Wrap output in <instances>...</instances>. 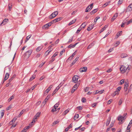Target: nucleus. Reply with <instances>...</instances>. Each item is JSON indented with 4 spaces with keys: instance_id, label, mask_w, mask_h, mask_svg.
Returning <instances> with one entry per match:
<instances>
[{
    "instance_id": "bb28decb",
    "label": "nucleus",
    "mask_w": 132,
    "mask_h": 132,
    "mask_svg": "<svg viewBox=\"0 0 132 132\" xmlns=\"http://www.w3.org/2000/svg\"><path fill=\"white\" fill-rule=\"evenodd\" d=\"M94 45V44L93 43H92L90 44L88 47L87 49H89L92 47Z\"/></svg>"
},
{
    "instance_id": "e433bc0d",
    "label": "nucleus",
    "mask_w": 132,
    "mask_h": 132,
    "mask_svg": "<svg viewBox=\"0 0 132 132\" xmlns=\"http://www.w3.org/2000/svg\"><path fill=\"white\" fill-rule=\"evenodd\" d=\"M59 105V104L58 103H56L55 105L54 106V108L55 109H56V108Z\"/></svg>"
},
{
    "instance_id": "37998d69",
    "label": "nucleus",
    "mask_w": 132,
    "mask_h": 132,
    "mask_svg": "<svg viewBox=\"0 0 132 132\" xmlns=\"http://www.w3.org/2000/svg\"><path fill=\"white\" fill-rule=\"evenodd\" d=\"M30 126H29L26 127L24 128V129L26 131H26H27V130L30 127Z\"/></svg>"
},
{
    "instance_id": "f257e3e1",
    "label": "nucleus",
    "mask_w": 132,
    "mask_h": 132,
    "mask_svg": "<svg viewBox=\"0 0 132 132\" xmlns=\"http://www.w3.org/2000/svg\"><path fill=\"white\" fill-rule=\"evenodd\" d=\"M127 115V114H123V116H120L118 117V120L120 121H121V122H120V123H122L123 122V120L124 119L126 118L125 117L126 115Z\"/></svg>"
},
{
    "instance_id": "a18cd8bd",
    "label": "nucleus",
    "mask_w": 132,
    "mask_h": 132,
    "mask_svg": "<svg viewBox=\"0 0 132 132\" xmlns=\"http://www.w3.org/2000/svg\"><path fill=\"white\" fill-rule=\"evenodd\" d=\"M122 31H120L118 32V33L117 34V36L118 37L119 36H120L121 34H122Z\"/></svg>"
},
{
    "instance_id": "ea45409f",
    "label": "nucleus",
    "mask_w": 132,
    "mask_h": 132,
    "mask_svg": "<svg viewBox=\"0 0 132 132\" xmlns=\"http://www.w3.org/2000/svg\"><path fill=\"white\" fill-rule=\"evenodd\" d=\"M100 18V17L99 16H97L94 19V22H95L96 23V22H97V20Z\"/></svg>"
},
{
    "instance_id": "dca6fc26",
    "label": "nucleus",
    "mask_w": 132,
    "mask_h": 132,
    "mask_svg": "<svg viewBox=\"0 0 132 132\" xmlns=\"http://www.w3.org/2000/svg\"><path fill=\"white\" fill-rule=\"evenodd\" d=\"M53 86L52 85H51L46 90L45 92L47 93H48L51 89L52 87Z\"/></svg>"
},
{
    "instance_id": "9d476101",
    "label": "nucleus",
    "mask_w": 132,
    "mask_h": 132,
    "mask_svg": "<svg viewBox=\"0 0 132 132\" xmlns=\"http://www.w3.org/2000/svg\"><path fill=\"white\" fill-rule=\"evenodd\" d=\"M60 87V86H58L52 93V95H54L56 93V92H57L58 90H59Z\"/></svg>"
},
{
    "instance_id": "1a4fd4ad",
    "label": "nucleus",
    "mask_w": 132,
    "mask_h": 132,
    "mask_svg": "<svg viewBox=\"0 0 132 132\" xmlns=\"http://www.w3.org/2000/svg\"><path fill=\"white\" fill-rule=\"evenodd\" d=\"M87 68L86 67H84L80 69V71L81 72H86L87 70Z\"/></svg>"
},
{
    "instance_id": "7ed1b4c3",
    "label": "nucleus",
    "mask_w": 132,
    "mask_h": 132,
    "mask_svg": "<svg viewBox=\"0 0 132 132\" xmlns=\"http://www.w3.org/2000/svg\"><path fill=\"white\" fill-rule=\"evenodd\" d=\"M58 14V12L57 11H55L53 12L50 16H49V18L52 19L55 17Z\"/></svg>"
},
{
    "instance_id": "bf43d9fd",
    "label": "nucleus",
    "mask_w": 132,
    "mask_h": 132,
    "mask_svg": "<svg viewBox=\"0 0 132 132\" xmlns=\"http://www.w3.org/2000/svg\"><path fill=\"white\" fill-rule=\"evenodd\" d=\"M14 96H11L9 99V102H10V101H11L12 99H13L14 98Z\"/></svg>"
},
{
    "instance_id": "4468645a",
    "label": "nucleus",
    "mask_w": 132,
    "mask_h": 132,
    "mask_svg": "<svg viewBox=\"0 0 132 132\" xmlns=\"http://www.w3.org/2000/svg\"><path fill=\"white\" fill-rule=\"evenodd\" d=\"M78 43L75 44L73 45H72V44H71L70 45L68 46V47L69 48H73L75 47Z\"/></svg>"
},
{
    "instance_id": "338daca9",
    "label": "nucleus",
    "mask_w": 132,
    "mask_h": 132,
    "mask_svg": "<svg viewBox=\"0 0 132 132\" xmlns=\"http://www.w3.org/2000/svg\"><path fill=\"white\" fill-rule=\"evenodd\" d=\"M113 50V48L110 49L108 51V52H112Z\"/></svg>"
},
{
    "instance_id": "69168bd1",
    "label": "nucleus",
    "mask_w": 132,
    "mask_h": 132,
    "mask_svg": "<svg viewBox=\"0 0 132 132\" xmlns=\"http://www.w3.org/2000/svg\"><path fill=\"white\" fill-rule=\"evenodd\" d=\"M40 114V112H38L35 115V116H36V117L37 116V117H39Z\"/></svg>"
},
{
    "instance_id": "6e6d98bb",
    "label": "nucleus",
    "mask_w": 132,
    "mask_h": 132,
    "mask_svg": "<svg viewBox=\"0 0 132 132\" xmlns=\"http://www.w3.org/2000/svg\"><path fill=\"white\" fill-rule=\"evenodd\" d=\"M124 80L123 79L121 80L120 81V83L121 85L124 82Z\"/></svg>"
},
{
    "instance_id": "774afa93",
    "label": "nucleus",
    "mask_w": 132,
    "mask_h": 132,
    "mask_svg": "<svg viewBox=\"0 0 132 132\" xmlns=\"http://www.w3.org/2000/svg\"><path fill=\"white\" fill-rule=\"evenodd\" d=\"M121 87H118L117 88V90L118 91H120L121 90Z\"/></svg>"
},
{
    "instance_id": "5701e85b",
    "label": "nucleus",
    "mask_w": 132,
    "mask_h": 132,
    "mask_svg": "<svg viewBox=\"0 0 132 132\" xmlns=\"http://www.w3.org/2000/svg\"><path fill=\"white\" fill-rule=\"evenodd\" d=\"M76 19H74L72 20L68 24L69 26H70L74 23L76 21Z\"/></svg>"
},
{
    "instance_id": "58836bf2",
    "label": "nucleus",
    "mask_w": 132,
    "mask_h": 132,
    "mask_svg": "<svg viewBox=\"0 0 132 132\" xmlns=\"http://www.w3.org/2000/svg\"><path fill=\"white\" fill-rule=\"evenodd\" d=\"M65 51V50L63 49L62 51H61L60 53V56H61L63 54V52H64Z\"/></svg>"
},
{
    "instance_id": "864d4df0",
    "label": "nucleus",
    "mask_w": 132,
    "mask_h": 132,
    "mask_svg": "<svg viewBox=\"0 0 132 132\" xmlns=\"http://www.w3.org/2000/svg\"><path fill=\"white\" fill-rule=\"evenodd\" d=\"M38 117H36V116H35L34 117V122H35L37 120L36 119H37V118Z\"/></svg>"
},
{
    "instance_id": "7c9ffc66",
    "label": "nucleus",
    "mask_w": 132,
    "mask_h": 132,
    "mask_svg": "<svg viewBox=\"0 0 132 132\" xmlns=\"http://www.w3.org/2000/svg\"><path fill=\"white\" fill-rule=\"evenodd\" d=\"M69 110L68 109H67L63 112V115H65L66 114L69 112Z\"/></svg>"
},
{
    "instance_id": "0e129e2a",
    "label": "nucleus",
    "mask_w": 132,
    "mask_h": 132,
    "mask_svg": "<svg viewBox=\"0 0 132 132\" xmlns=\"http://www.w3.org/2000/svg\"><path fill=\"white\" fill-rule=\"evenodd\" d=\"M132 89V84H131L129 87V91H130Z\"/></svg>"
},
{
    "instance_id": "6ab92c4d",
    "label": "nucleus",
    "mask_w": 132,
    "mask_h": 132,
    "mask_svg": "<svg viewBox=\"0 0 132 132\" xmlns=\"http://www.w3.org/2000/svg\"><path fill=\"white\" fill-rule=\"evenodd\" d=\"M72 127V124H70L69 126L66 128L65 129V131H67L69 129Z\"/></svg>"
},
{
    "instance_id": "3c124183",
    "label": "nucleus",
    "mask_w": 132,
    "mask_h": 132,
    "mask_svg": "<svg viewBox=\"0 0 132 132\" xmlns=\"http://www.w3.org/2000/svg\"><path fill=\"white\" fill-rule=\"evenodd\" d=\"M58 54V53L57 52L55 53L52 56L53 57H54L56 56Z\"/></svg>"
},
{
    "instance_id": "4c0bfd02",
    "label": "nucleus",
    "mask_w": 132,
    "mask_h": 132,
    "mask_svg": "<svg viewBox=\"0 0 132 132\" xmlns=\"http://www.w3.org/2000/svg\"><path fill=\"white\" fill-rule=\"evenodd\" d=\"M51 60L49 61L50 63H52L55 60L54 57H53L52 56L51 57Z\"/></svg>"
},
{
    "instance_id": "9b49d317",
    "label": "nucleus",
    "mask_w": 132,
    "mask_h": 132,
    "mask_svg": "<svg viewBox=\"0 0 132 132\" xmlns=\"http://www.w3.org/2000/svg\"><path fill=\"white\" fill-rule=\"evenodd\" d=\"M62 19V18L61 17H59V18H57L55 19L53 21V23H55L56 22L59 21L60 20H61Z\"/></svg>"
},
{
    "instance_id": "39448f33",
    "label": "nucleus",
    "mask_w": 132,
    "mask_h": 132,
    "mask_svg": "<svg viewBox=\"0 0 132 132\" xmlns=\"http://www.w3.org/2000/svg\"><path fill=\"white\" fill-rule=\"evenodd\" d=\"M32 51V50H30L26 52L25 53V55L27 58H29L30 56Z\"/></svg>"
},
{
    "instance_id": "f03ea898",
    "label": "nucleus",
    "mask_w": 132,
    "mask_h": 132,
    "mask_svg": "<svg viewBox=\"0 0 132 132\" xmlns=\"http://www.w3.org/2000/svg\"><path fill=\"white\" fill-rule=\"evenodd\" d=\"M79 77L77 75H75L72 78V81L75 83H78V79L79 78Z\"/></svg>"
},
{
    "instance_id": "72a5a7b5",
    "label": "nucleus",
    "mask_w": 132,
    "mask_h": 132,
    "mask_svg": "<svg viewBox=\"0 0 132 132\" xmlns=\"http://www.w3.org/2000/svg\"><path fill=\"white\" fill-rule=\"evenodd\" d=\"M86 26V24L85 22L83 23L81 25V26L83 28H84Z\"/></svg>"
},
{
    "instance_id": "e2e57ef3",
    "label": "nucleus",
    "mask_w": 132,
    "mask_h": 132,
    "mask_svg": "<svg viewBox=\"0 0 132 132\" xmlns=\"http://www.w3.org/2000/svg\"><path fill=\"white\" fill-rule=\"evenodd\" d=\"M40 55V54H37L35 56V57L37 58L38 57H39Z\"/></svg>"
},
{
    "instance_id": "cd10ccee",
    "label": "nucleus",
    "mask_w": 132,
    "mask_h": 132,
    "mask_svg": "<svg viewBox=\"0 0 132 132\" xmlns=\"http://www.w3.org/2000/svg\"><path fill=\"white\" fill-rule=\"evenodd\" d=\"M16 118H13V120H12L11 121H10V123L11 125L13 123H14L15 121L16 120Z\"/></svg>"
},
{
    "instance_id": "412c9836",
    "label": "nucleus",
    "mask_w": 132,
    "mask_h": 132,
    "mask_svg": "<svg viewBox=\"0 0 132 132\" xmlns=\"http://www.w3.org/2000/svg\"><path fill=\"white\" fill-rule=\"evenodd\" d=\"M36 75H33L31 77L30 79L29 80V81H31L34 79H35L36 77Z\"/></svg>"
},
{
    "instance_id": "680f3d73",
    "label": "nucleus",
    "mask_w": 132,
    "mask_h": 132,
    "mask_svg": "<svg viewBox=\"0 0 132 132\" xmlns=\"http://www.w3.org/2000/svg\"><path fill=\"white\" fill-rule=\"evenodd\" d=\"M45 63V62H43L42 63V64H40L39 66V67H42L44 65V64Z\"/></svg>"
},
{
    "instance_id": "a19ab883",
    "label": "nucleus",
    "mask_w": 132,
    "mask_h": 132,
    "mask_svg": "<svg viewBox=\"0 0 132 132\" xmlns=\"http://www.w3.org/2000/svg\"><path fill=\"white\" fill-rule=\"evenodd\" d=\"M73 37H72L70 39H69V41L68 42V43H71L73 41Z\"/></svg>"
},
{
    "instance_id": "c85d7f7f",
    "label": "nucleus",
    "mask_w": 132,
    "mask_h": 132,
    "mask_svg": "<svg viewBox=\"0 0 132 132\" xmlns=\"http://www.w3.org/2000/svg\"><path fill=\"white\" fill-rule=\"evenodd\" d=\"M51 50H50V51L48 50L45 53V54L46 56H47L48 54L49 53L51 52Z\"/></svg>"
},
{
    "instance_id": "4be33fe9",
    "label": "nucleus",
    "mask_w": 132,
    "mask_h": 132,
    "mask_svg": "<svg viewBox=\"0 0 132 132\" xmlns=\"http://www.w3.org/2000/svg\"><path fill=\"white\" fill-rule=\"evenodd\" d=\"M43 47L42 46H40L38 47L36 49V51L37 52L40 51L42 48Z\"/></svg>"
},
{
    "instance_id": "c9c22d12",
    "label": "nucleus",
    "mask_w": 132,
    "mask_h": 132,
    "mask_svg": "<svg viewBox=\"0 0 132 132\" xmlns=\"http://www.w3.org/2000/svg\"><path fill=\"white\" fill-rule=\"evenodd\" d=\"M59 122V121L57 120L54 121L53 123L52 126H53L58 123Z\"/></svg>"
},
{
    "instance_id": "09e8293b",
    "label": "nucleus",
    "mask_w": 132,
    "mask_h": 132,
    "mask_svg": "<svg viewBox=\"0 0 132 132\" xmlns=\"http://www.w3.org/2000/svg\"><path fill=\"white\" fill-rule=\"evenodd\" d=\"M122 102V99H120L119 102V105H120L121 104Z\"/></svg>"
},
{
    "instance_id": "79ce46f5",
    "label": "nucleus",
    "mask_w": 132,
    "mask_h": 132,
    "mask_svg": "<svg viewBox=\"0 0 132 132\" xmlns=\"http://www.w3.org/2000/svg\"><path fill=\"white\" fill-rule=\"evenodd\" d=\"M123 0H119L118 3V4L120 5L123 2Z\"/></svg>"
},
{
    "instance_id": "4d7b16f0",
    "label": "nucleus",
    "mask_w": 132,
    "mask_h": 132,
    "mask_svg": "<svg viewBox=\"0 0 132 132\" xmlns=\"http://www.w3.org/2000/svg\"><path fill=\"white\" fill-rule=\"evenodd\" d=\"M47 101L48 100H47L45 98V99L43 101V104H44V105L47 102Z\"/></svg>"
},
{
    "instance_id": "423d86ee",
    "label": "nucleus",
    "mask_w": 132,
    "mask_h": 132,
    "mask_svg": "<svg viewBox=\"0 0 132 132\" xmlns=\"http://www.w3.org/2000/svg\"><path fill=\"white\" fill-rule=\"evenodd\" d=\"M120 70L121 71L125 72L127 70V67L122 65L120 67Z\"/></svg>"
},
{
    "instance_id": "b1692460",
    "label": "nucleus",
    "mask_w": 132,
    "mask_h": 132,
    "mask_svg": "<svg viewBox=\"0 0 132 132\" xmlns=\"http://www.w3.org/2000/svg\"><path fill=\"white\" fill-rule=\"evenodd\" d=\"M97 11V9H95L92 11H91L90 13L91 14H94L95 13H96Z\"/></svg>"
},
{
    "instance_id": "ddd939ff",
    "label": "nucleus",
    "mask_w": 132,
    "mask_h": 132,
    "mask_svg": "<svg viewBox=\"0 0 132 132\" xmlns=\"http://www.w3.org/2000/svg\"><path fill=\"white\" fill-rule=\"evenodd\" d=\"M10 75L8 73H6L5 74V75L4 79V81H6V80H7L8 78H9V76Z\"/></svg>"
},
{
    "instance_id": "20e7f679",
    "label": "nucleus",
    "mask_w": 132,
    "mask_h": 132,
    "mask_svg": "<svg viewBox=\"0 0 132 132\" xmlns=\"http://www.w3.org/2000/svg\"><path fill=\"white\" fill-rule=\"evenodd\" d=\"M93 3H92L90 5L88 6L85 10V12H88L90 11L93 7Z\"/></svg>"
},
{
    "instance_id": "2f4dec72",
    "label": "nucleus",
    "mask_w": 132,
    "mask_h": 132,
    "mask_svg": "<svg viewBox=\"0 0 132 132\" xmlns=\"http://www.w3.org/2000/svg\"><path fill=\"white\" fill-rule=\"evenodd\" d=\"M128 84L127 82H125L124 84V87L125 88H128Z\"/></svg>"
},
{
    "instance_id": "13d9d810",
    "label": "nucleus",
    "mask_w": 132,
    "mask_h": 132,
    "mask_svg": "<svg viewBox=\"0 0 132 132\" xmlns=\"http://www.w3.org/2000/svg\"><path fill=\"white\" fill-rule=\"evenodd\" d=\"M77 108L79 110L82 109V106H79L77 107Z\"/></svg>"
},
{
    "instance_id": "f8f14e48",
    "label": "nucleus",
    "mask_w": 132,
    "mask_h": 132,
    "mask_svg": "<svg viewBox=\"0 0 132 132\" xmlns=\"http://www.w3.org/2000/svg\"><path fill=\"white\" fill-rule=\"evenodd\" d=\"M111 117H109L106 121V126H108L109 125L111 119Z\"/></svg>"
},
{
    "instance_id": "5fc2aeb1",
    "label": "nucleus",
    "mask_w": 132,
    "mask_h": 132,
    "mask_svg": "<svg viewBox=\"0 0 132 132\" xmlns=\"http://www.w3.org/2000/svg\"><path fill=\"white\" fill-rule=\"evenodd\" d=\"M53 23H53V21H52L51 22H49V23H47V24H48V26L49 27V26H50Z\"/></svg>"
},
{
    "instance_id": "052dcab7",
    "label": "nucleus",
    "mask_w": 132,
    "mask_h": 132,
    "mask_svg": "<svg viewBox=\"0 0 132 132\" xmlns=\"http://www.w3.org/2000/svg\"><path fill=\"white\" fill-rule=\"evenodd\" d=\"M81 28H79L77 31V32H76L77 33H79V32H80V31L81 30Z\"/></svg>"
},
{
    "instance_id": "49530a36",
    "label": "nucleus",
    "mask_w": 132,
    "mask_h": 132,
    "mask_svg": "<svg viewBox=\"0 0 132 132\" xmlns=\"http://www.w3.org/2000/svg\"><path fill=\"white\" fill-rule=\"evenodd\" d=\"M89 88L88 87H87L84 89V91L85 92H87L88 91Z\"/></svg>"
},
{
    "instance_id": "473e14b6",
    "label": "nucleus",
    "mask_w": 132,
    "mask_h": 132,
    "mask_svg": "<svg viewBox=\"0 0 132 132\" xmlns=\"http://www.w3.org/2000/svg\"><path fill=\"white\" fill-rule=\"evenodd\" d=\"M79 117V115L78 114H76L74 117V120H76Z\"/></svg>"
},
{
    "instance_id": "f704fd0d",
    "label": "nucleus",
    "mask_w": 132,
    "mask_h": 132,
    "mask_svg": "<svg viewBox=\"0 0 132 132\" xmlns=\"http://www.w3.org/2000/svg\"><path fill=\"white\" fill-rule=\"evenodd\" d=\"M127 56V54H122L121 55V57L122 58H124Z\"/></svg>"
},
{
    "instance_id": "2eb2a0df",
    "label": "nucleus",
    "mask_w": 132,
    "mask_h": 132,
    "mask_svg": "<svg viewBox=\"0 0 132 132\" xmlns=\"http://www.w3.org/2000/svg\"><path fill=\"white\" fill-rule=\"evenodd\" d=\"M118 16V14L117 13L115 14L113 16L111 19V21H113L115 19L117 18Z\"/></svg>"
},
{
    "instance_id": "a878e982",
    "label": "nucleus",
    "mask_w": 132,
    "mask_h": 132,
    "mask_svg": "<svg viewBox=\"0 0 132 132\" xmlns=\"http://www.w3.org/2000/svg\"><path fill=\"white\" fill-rule=\"evenodd\" d=\"M25 111V110H23L22 111L20 112V113L19 115V117L21 116V115Z\"/></svg>"
},
{
    "instance_id": "c03bdc74",
    "label": "nucleus",
    "mask_w": 132,
    "mask_h": 132,
    "mask_svg": "<svg viewBox=\"0 0 132 132\" xmlns=\"http://www.w3.org/2000/svg\"><path fill=\"white\" fill-rule=\"evenodd\" d=\"M81 101L83 103L85 102L86 101V100L85 98H82Z\"/></svg>"
},
{
    "instance_id": "aec40b11",
    "label": "nucleus",
    "mask_w": 132,
    "mask_h": 132,
    "mask_svg": "<svg viewBox=\"0 0 132 132\" xmlns=\"http://www.w3.org/2000/svg\"><path fill=\"white\" fill-rule=\"evenodd\" d=\"M110 3V1L106 2L103 5V7H105L106 6L108 5Z\"/></svg>"
},
{
    "instance_id": "393cba45",
    "label": "nucleus",
    "mask_w": 132,
    "mask_h": 132,
    "mask_svg": "<svg viewBox=\"0 0 132 132\" xmlns=\"http://www.w3.org/2000/svg\"><path fill=\"white\" fill-rule=\"evenodd\" d=\"M1 118H2L3 116H4V113H5V111L4 110H2L1 111Z\"/></svg>"
},
{
    "instance_id": "6e6552de",
    "label": "nucleus",
    "mask_w": 132,
    "mask_h": 132,
    "mask_svg": "<svg viewBox=\"0 0 132 132\" xmlns=\"http://www.w3.org/2000/svg\"><path fill=\"white\" fill-rule=\"evenodd\" d=\"M94 25V24H92L89 25L87 28V30L88 31H90L93 28Z\"/></svg>"
},
{
    "instance_id": "0eeeda50",
    "label": "nucleus",
    "mask_w": 132,
    "mask_h": 132,
    "mask_svg": "<svg viewBox=\"0 0 132 132\" xmlns=\"http://www.w3.org/2000/svg\"><path fill=\"white\" fill-rule=\"evenodd\" d=\"M80 82H78V83H77V84L74 86L72 88L76 90L77 88L80 85Z\"/></svg>"
},
{
    "instance_id": "8fccbe9b",
    "label": "nucleus",
    "mask_w": 132,
    "mask_h": 132,
    "mask_svg": "<svg viewBox=\"0 0 132 132\" xmlns=\"http://www.w3.org/2000/svg\"><path fill=\"white\" fill-rule=\"evenodd\" d=\"M132 22V19H131L129 21H128L127 22V25L128 24L130 23H131Z\"/></svg>"
},
{
    "instance_id": "c756f323",
    "label": "nucleus",
    "mask_w": 132,
    "mask_h": 132,
    "mask_svg": "<svg viewBox=\"0 0 132 132\" xmlns=\"http://www.w3.org/2000/svg\"><path fill=\"white\" fill-rule=\"evenodd\" d=\"M31 36V35H30L27 36L26 37V40H25V42L26 43L28 40L30 38Z\"/></svg>"
},
{
    "instance_id": "de8ad7c7",
    "label": "nucleus",
    "mask_w": 132,
    "mask_h": 132,
    "mask_svg": "<svg viewBox=\"0 0 132 132\" xmlns=\"http://www.w3.org/2000/svg\"><path fill=\"white\" fill-rule=\"evenodd\" d=\"M114 122V121H113V122H111V124L110 125V128L111 127L113 126Z\"/></svg>"
},
{
    "instance_id": "f3484780",
    "label": "nucleus",
    "mask_w": 132,
    "mask_h": 132,
    "mask_svg": "<svg viewBox=\"0 0 132 132\" xmlns=\"http://www.w3.org/2000/svg\"><path fill=\"white\" fill-rule=\"evenodd\" d=\"M8 19H5L3 21L2 23L0 25V26H1L2 23H3L4 24H5L8 21Z\"/></svg>"
},
{
    "instance_id": "603ef678",
    "label": "nucleus",
    "mask_w": 132,
    "mask_h": 132,
    "mask_svg": "<svg viewBox=\"0 0 132 132\" xmlns=\"http://www.w3.org/2000/svg\"><path fill=\"white\" fill-rule=\"evenodd\" d=\"M37 86V85L36 84L35 85H34L33 86H32L31 88L32 89V90H34L35 88L36 87V86Z\"/></svg>"
},
{
    "instance_id": "a211bd4d",
    "label": "nucleus",
    "mask_w": 132,
    "mask_h": 132,
    "mask_svg": "<svg viewBox=\"0 0 132 132\" xmlns=\"http://www.w3.org/2000/svg\"><path fill=\"white\" fill-rule=\"evenodd\" d=\"M79 59V57H77L76 58L73 60V62L71 63L72 65H73Z\"/></svg>"
}]
</instances>
